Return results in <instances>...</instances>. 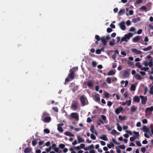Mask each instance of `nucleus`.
I'll return each instance as SVG.
<instances>
[{"label": "nucleus", "mask_w": 153, "mask_h": 153, "mask_svg": "<svg viewBox=\"0 0 153 153\" xmlns=\"http://www.w3.org/2000/svg\"><path fill=\"white\" fill-rule=\"evenodd\" d=\"M133 33H131L125 34L123 37H122L120 43L124 41L127 42L130 38L133 36Z\"/></svg>", "instance_id": "obj_1"}, {"label": "nucleus", "mask_w": 153, "mask_h": 153, "mask_svg": "<svg viewBox=\"0 0 153 153\" xmlns=\"http://www.w3.org/2000/svg\"><path fill=\"white\" fill-rule=\"evenodd\" d=\"M77 67H74L70 70L69 76L71 79H74V73L76 70H77Z\"/></svg>", "instance_id": "obj_2"}, {"label": "nucleus", "mask_w": 153, "mask_h": 153, "mask_svg": "<svg viewBox=\"0 0 153 153\" xmlns=\"http://www.w3.org/2000/svg\"><path fill=\"white\" fill-rule=\"evenodd\" d=\"M80 100L83 106L87 105L88 104V101L86 98L83 96L80 97Z\"/></svg>", "instance_id": "obj_3"}, {"label": "nucleus", "mask_w": 153, "mask_h": 153, "mask_svg": "<svg viewBox=\"0 0 153 153\" xmlns=\"http://www.w3.org/2000/svg\"><path fill=\"white\" fill-rule=\"evenodd\" d=\"M153 111V106H151L150 107L146 108L145 110L146 115L148 116L150 115Z\"/></svg>", "instance_id": "obj_4"}, {"label": "nucleus", "mask_w": 153, "mask_h": 153, "mask_svg": "<svg viewBox=\"0 0 153 153\" xmlns=\"http://www.w3.org/2000/svg\"><path fill=\"white\" fill-rule=\"evenodd\" d=\"M70 116L72 119H74L75 120L78 121L79 120L78 114L76 113H72L71 114Z\"/></svg>", "instance_id": "obj_5"}, {"label": "nucleus", "mask_w": 153, "mask_h": 153, "mask_svg": "<svg viewBox=\"0 0 153 153\" xmlns=\"http://www.w3.org/2000/svg\"><path fill=\"white\" fill-rule=\"evenodd\" d=\"M140 97L141 100V102L143 105H145L147 101V97L146 96L144 97L143 96L140 95Z\"/></svg>", "instance_id": "obj_6"}, {"label": "nucleus", "mask_w": 153, "mask_h": 153, "mask_svg": "<svg viewBox=\"0 0 153 153\" xmlns=\"http://www.w3.org/2000/svg\"><path fill=\"white\" fill-rule=\"evenodd\" d=\"M131 51L132 53L136 54H142V52L141 51L138 50L136 48H132L131 49Z\"/></svg>", "instance_id": "obj_7"}, {"label": "nucleus", "mask_w": 153, "mask_h": 153, "mask_svg": "<svg viewBox=\"0 0 153 153\" xmlns=\"http://www.w3.org/2000/svg\"><path fill=\"white\" fill-rule=\"evenodd\" d=\"M125 22L124 21H123L120 22L119 25L121 29L123 30H126V27L125 25Z\"/></svg>", "instance_id": "obj_8"}, {"label": "nucleus", "mask_w": 153, "mask_h": 153, "mask_svg": "<svg viewBox=\"0 0 153 153\" xmlns=\"http://www.w3.org/2000/svg\"><path fill=\"white\" fill-rule=\"evenodd\" d=\"M63 123H62L59 124L57 125V129L58 131L60 132H62L63 131V130L62 127V126H63Z\"/></svg>", "instance_id": "obj_9"}, {"label": "nucleus", "mask_w": 153, "mask_h": 153, "mask_svg": "<svg viewBox=\"0 0 153 153\" xmlns=\"http://www.w3.org/2000/svg\"><path fill=\"white\" fill-rule=\"evenodd\" d=\"M92 97L97 101H98L100 100V95L98 93H95L94 95H93Z\"/></svg>", "instance_id": "obj_10"}, {"label": "nucleus", "mask_w": 153, "mask_h": 153, "mask_svg": "<svg viewBox=\"0 0 153 153\" xmlns=\"http://www.w3.org/2000/svg\"><path fill=\"white\" fill-rule=\"evenodd\" d=\"M90 131L92 133H94L96 136H97L98 133L95 129L94 126L93 125H91L90 128Z\"/></svg>", "instance_id": "obj_11"}, {"label": "nucleus", "mask_w": 153, "mask_h": 153, "mask_svg": "<svg viewBox=\"0 0 153 153\" xmlns=\"http://www.w3.org/2000/svg\"><path fill=\"white\" fill-rule=\"evenodd\" d=\"M123 110V108L121 106H120L115 109V112L117 114H118Z\"/></svg>", "instance_id": "obj_12"}, {"label": "nucleus", "mask_w": 153, "mask_h": 153, "mask_svg": "<svg viewBox=\"0 0 153 153\" xmlns=\"http://www.w3.org/2000/svg\"><path fill=\"white\" fill-rule=\"evenodd\" d=\"M51 118L50 117H47L44 118L43 121L44 123H48L51 121Z\"/></svg>", "instance_id": "obj_13"}, {"label": "nucleus", "mask_w": 153, "mask_h": 153, "mask_svg": "<svg viewBox=\"0 0 153 153\" xmlns=\"http://www.w3.org/2000/svg\"><path fill=\"white\" fill-rule=\"evenodd\" d=\"M77 138L79 143L84 142L85 141V140L83 139V138L80 135H77Z\"/></svg>", "instance_id": "obj_14"}, {"label": "nucleus", "mask_w": 153, "mask_h": 153, "mask_svg": "<svg viewBox=\"0 0 153 153\" xmlns=\"http://www.w3.org/2000/svg\"><path fill=\"white\" fill-rule=\"evenodd\" d=\"M128 82L127 81H126L125 82L124 81H122L121 82V87H122L126 86L128 84Z\"/></svg>", "instance_id": "obj_15"}, {"label": "nucleus", "mask_w": 153, "mask_h": 153, "mask_svg": "<svg viewBox=\"0 0 153 153\" xmlns=\"http://www.w3.org/2000/svg\"><path fill=\"white\" fill-rule=\"evenodd\" d=\"M78 106L76 104H72L71 107V109L74 111H75L76 110Z\"/></svg>", "instance_id": "obj_16"}, {"label": "nucleus", "mask_w": 153, "mask_h": 153, "mask_svg": "<svg viewBox=\"0 0 153 153\" xmlns=\"http://www.w3.org/2000/svg\"><path fill=\"white\" fill-rule=\"evenodd\" d=\"M137 85V83L132 84L130 87V90L132 91H135L136 90V87Z\"/></svg>", "instance_id": "obj_17"}, {"label": "nucleus", "mask_w": 153, "mask_h": 153, "mask_svg": "<svg viewBox=\"0 0 153 153\" xmlns=\"http://www.w3.org/2000/svg\"><path fill=\"white\" fill-rule=\"evenodd\" d=\"M116 71L115 70L110 71L107 74L108 76L113 75L115 74Z\"/></svg>", "instance_id": "obj_18"}, {"label": "nucleus", "mask_w": 153, "mask_h": 153, "mask_svg": "<svg viewBox=\"0 0 153 153\" xmlns=\"http://www.w3.org/2000/svg\"><path fill=\"white\" fill-rule=\"evenodd\" d=\"M143 131L145 133H148L149 132V128H148L146 126H143Z\"/></svg>", "instance_id": "obj_19"}, {"label": "nucleus", "mask_w": 153, "mask_h": 153, "mask_svg": "<svg viewBox=\"0 0 153 153\" xmlns=\"http://www.w3.org/2000/svg\"><path fill=\"white\" fill-rule=\"evenodd\" d=\"M106 40L105 37L103 36L101 37V41L104 45H105L107 44V42Z\"/></svg>", "instance_id": "obj_20"}, {"label": "nucleus", "mask_w": 153, "mask_h": 153, "mask_svg": "<svg viewBox=\"0 0 153 153\" xmlns=\"http://www.w3.org/2000/svg\"><path fill=\"white\" fill-rule=\"evenodd\" d=\"M100 138L101 139L105 141L108 140V139L107 137V136L105 134L102 135V136L100 137Z\"/></svg>", "instance_id": "obj_21"}, {"label": "nucleus", "mask_w": 153, "mask_h": 153, "mask_svg": "<svg viewBox=\"0 0 153 153\" xmlns=\"http://www.w3.org/2000/svg\"><path fill=\"white\" fill-rule=\"evenodd\" d=\"M133 101L135 102H139L140 101V99L139 97L135 96L133 98Z\"/></svg>", "instance_id": "obj_22"}, {"label": "nucleus", "mask_w": 153, "mask_h": 153, "mask_svg": "<svg viewBox=\"0 0 153 153\" xmlns=\"http://www.w3.org/2000/svg\"><path fill=\"white\" fill-rule=\"evenodd\" d=\"M140 39L139 36H137L134 38L132 39V41L133 42H138Z\"/></svg>", "instance_id": "obj_23"}, {"label": "nucleus", "mask_w": 153, "mask_h": 153, "mask_svg": "<svg viewBox=\"0 0 153 153\" xmlns=\"http://www.w3.org/2000/svg\"><path fill=\"white\" fill-rule=\"evenodd\" d=\"M118 118L120 120L123 121L126 120L127 117L126 116H121L120 115H119L118 116Z\"/></svg>", "instance_id": "obj_24"}, {"label": "nucleus", "mask_w": 153, "mask_h": 153, "mask_svg": "<svg viewBox=\"0 0 153 153\" xmlns=\"http://www.w3.org/2000/svg\"><path fill=\"white\" fill-rule=\"evenodd\" d=\"M87 85L89 88H92L93 86V82L91 81H89L87 82Z\"/></svg>", "instance_id": "obj_25"}, {"label": "nucleus", "mask_w": 153, "mask_h": 153, "mask_svg": "<svg viewBox=\"0 0 153 153\" xmlns=\"http://www.w3.org/2000/svg\"><path fill=\"white\" fill-rule=\"evenodd\" d=\"M65 134L66 135L69 136L71 137H73L74 136V135L72 133L68 131H66L65 132Z\"/></svg>", "instance_id": "obj_26"}, {"label": "nucleus", "mask_w": 153, "mask_h": 153, "mask_svg": "<svg viewBox=\"0 0 153 153\" xmlns=\"http://www.w3.org/2000/svg\"><path fill=\"white\" fill-rule=\"evenodd\" d=\"M129 73L127 71H125L123 74V76L124 78L128 77L129 76Z\"/></svg>", "instance_id": "obj_27"}, {"label": "nucleus", "mask_w": 153, "mask_h": 153, "mask_svg": "<svg viewBox=\"0 0 153 153\" xmlns=\"http://www.w3.org/2000/svg\"><path fill=\"white\" fill-rule=\"evenodd\" d=\"M152 48V46L151 45L148 46L147 47L143 48V50L144 51H147L151 50Z\"/></svg>", "instance_id": "obj_28"}, {"label": "nucleus", "mask_w": 153, "mask_h": 153, "mask_svg": "<svg viewBox=\"0 0 153 153\" xmlns=\"http://www.w3.org/2000/svg\"><path fill=\"white\" fill-rule=\"evenodd\" d=\"M137 107H135L134 106H131V112H134L137 110Z\"/></svg>", "instance_id": "obj_29"}, {"label": "nucleus", "mask_w": 153, "mask_h": 153, "mask_svg": "<svg viewBox=\"0 0 153 153\" xmlns=\"http://www.w3.org/2000/svg\"><path fill=\"white\" fill-rule=\"evenodd\" d=\"M112 134L114 135H119L120 134V133L117 132V131L115 130H113L111 132Z\"/></svg>", "instance_id": "obj_30"}, {"label": "nucleus", "mask_w": 153, "mask_h": 153, "mask_svg": "<svg viewBox=\"0 0 153 153\" xmlns=\"http://www.w3.org/2000/svg\"><path fill=\"white\" fill-rule=\"evenodd\" d=\"M140 9L142 11H144L145 12H146L148 11L147 8L145 6H142L141 7H140Z\"/></svg>", "instance_id": "obj_31"}, {"label": "nucleus", "mask_w": 153, "mask_h": 153, "mask_svg": "<svg viewBox=\"0 0 153 153\" xmlns=\"http://www.w3.org/2000/svg\"><path fill=\"white\" fill-rule=\"evenodd\" d=\"M135 79L137 80H140L141 77L139 74H137L134 76Z\"/></svg>", "instance_id": "obj_32"}, {"label": "nucleus", "mask_w": 153, "mask_h": 153, "mask_svg": "<svg viewBox=\"0 0 153 153\" xmlns=\"http://www.w3.org/2000/svg\"><path fill=\"white\" fill-rule=\"evenodd\" d=\"M31 151V149L30 148H26L25 151L24 152L25 153H29Z\"/></svg>", "instance_id": "obj_33"}, {"label": "nucleus", "mask_w": 153, "mask_h": 153, "mask_svg": "<svg viewBox=\"0 0 153 153\" xmlns=\"http://www.w3.org/2000/svg\"><path fill=\"white\" fill-rule=\"evenodd\" d=\"M144 42H146V43L145 44H143V45H147V44L146 43L147 42H148L149 41V39L147 36H146L144 39Z\"/></svg>", "instance_id": "obj_34"}, {"label": "nucleus", "mask_w": 153, "mask_h": 153, "mask_svg": "<svg viewBox=\"0 0 153 153\" xmlns=\"http://www.w3.org/2000/svg\"><path fill=\"white\" fill-rule=\"evenodd\" d=\"M133 133L135 135V137L136 138L138 139L139 138V133L138 132H136L135 131H133Z\"/></svg>", "instance_id": "obj_35"}, {"label": "nucleus", "mask_w": 153, "mask_h": 153, "mask_svg": "<svg viewBox=\"0 0 153 153\" xmlns=\"http://www.w3.org/2000/svg\"><path fill=\"white\" fill-rule=\"evenodd\" d=\"M140 20V19L138 17H137L136 18H134L132 19V21L135 23L137 22V21Z\"/></svg>", "instance_id": "obj_36"}, {"label": "nucleus", "mask_w": 153, "mask_h": 153, "mask_svg": "<svg viewBox=\"0 0 153 153\" xmlns=\"http://www.w3.org/2000/svg\"><path fill=\"white\" fill-rule=\"evenodd\" d=\"M124 11L125 9H120L118 13L119 15H122V13L124 12Z\"/></svg>", "instance_id": "obj_37"}, {"label": "nucleus", "mask_w": 153, "mask_h": 153, "mask_svg": "<svg viewBox=\"0 0 153 153\" xmlns=\"http://www.w3.org/2000/svg\"><path fill=\"white\" fill-rule=\"evenodd\" d=\"M49 115V114L47 113L46 112H44V113H43L42 117V119H43V118L44 117H45L46 116H48Z\"/></svg>", "instance_id": "obj_38"}, {"label": "nucleus", "mask_w": 153, "mask_h": 153, "mask_svg": "<svg viewBox=\"0 0 153 153\" xmlns=\"http://www.w3.org/2000/svg\"><path fill=\"white\" fill-rule=\"evenodd\" d=\"M128 64L131 67H133L134 66V64L131 62L128 61Z\"/></svg>", "instance_id": "obj_39"}, {"label": "nucleus", "mask_w": 153, "mask_h": 153, "mask_svg": "<svg viewBox=\"0 0 153 153\" xmlns=\"http://www.w3.org/2000/svg\"><path fill=\"white\" fill-rule=\"evenodd\" d=\"M140 69L141 70L144 71H146L149 69V68L145 67H143L142 66V67L140 68Z\"/></svg>", "instance_id": "obj_40"}, {"label": "nucleus", "mask_w": 153, "mask_h": 153, "mask_svg": "<svg viewBox=\"0 0 153 153\" xmlns=\"http://www.w3.org/2000/svg\"><path fill=\"white\" fill-rule=\"evenodd\" d=\"M106 81L108 84H111V78L110 77H107L106 79Z\"/></svg>", "instance_id": "obj_41"}, {"label": "nucleus", "mask_w": 153, "mask_h": 153, "mask_svg": "<svg viewBox=\"0 0 153 153\" xmlns=\"http://www.w3.org/2000/svg\"><path fill=\"white\" fill-rule=\"evenodd\" d=\"M104 95L105 98H108L109 97V94L107 92H104Z\"/></svg>", "instance_id": "obj_42"}, {"label": "nucleus", "mask_w": 153, "mask_h": 153, "mask_svg": "<svg viewBox=\"0 0 153 153\" xmlns=\"http://www.w3.org/2000/svg\"><path fill=\"white\" fill-rule=\"evenodd\" d=\"M126 102V104H127L128 106H129L131 105V101L130 100H127Z\"/></svg>", "instance_id": "obj_43"}, {"label": "nucleus", "mask_w": 153, "mask_h": 153, "mask_svg": "<svg viewBox=\"0 0 153 153\" xmlns=\"http://www.w3.org/2000/svg\"><path fill=\"white\" fill-rule=\"evenodd\" d=\"M91 138L93 140H95L96 139V137L94 136L93 134H91L90 135Z\"/></svg>", "instance_id": "obj_44"}, {"label": "nucleus", "mask_w": 153, "mask_h": 153, "mask_svg": "<svg viewBox=\"0 0 153 153\" xmlns=\"http://www.w3.org/2000/svg\"><path fill=\"white\" fill-rule=\"evenodd\" d=\"M136 66L139 68H140L142 67V65H141L140 63L139 62H138L136 63Z\"/></svg>", "instance_id": "obj_45"}, {"label": "nucleus", "mask_w": 153, "mask_h": 153, "mask_svg": "<svg viewBox=\"0 0 153 153\" xmlns=\"http://www.w3.org/2000/svg\"><path fill=\"white\" fill-rule=\"evenodd\" d=\"M115 95H116V97L117 100H119L120 99V97L118 94H113V96H114Z\"/></svg>", "instance_id": "obj_46"}, {"label": "nucleus", "mask_w": 153, "mask_h": 153, "mask_svg": "<svg viewBox=\"0 0 153 153\" xmlns=\"http://www.w3.org/2000/svg\"><path fill=\"white\" fill-rule=\"evenodd\" d=\"M142 30L141 29H140L138 30L137 33L136 32H134V33L135 34L137 33L138 34H140L142 33Z\"/></svg>", "instance_id": "obj_47"}, {"label": "nucleus", "mask_w": 153, "mask_h": 153, "mask_svg": "<svg viewBox=\"0 0 153 153\" xmlns=\"http://www.w3.org/2000/svg\"><path fill=\"white\" fill-rule=\"evenodd\" d=\"M99 121V122L98 123V124L99 126L101 125V124H103L104 123V122L101 119H100Z\"/></svg>", "instance_id": "obj_48"}, {"label": "nucleus", "mask_w": 153, "mask_h": 153, "mask_svg": "<svg viewBox=\"0 0 153 153\" xmlns=\"http://www.w3.org/2000/svg\"><path fill=\"white\" fill-rule=\"evenodd\" d=\"M44 132L46 134H49L50 132L49 130L47 128L44 129Z\"/></svg>", "instance_id": "obj_49"}, {"label": "nucleus", "mask_w": 153, "mask_h": 153, "mask_svg": "<svg viewBox=\"0 0 153 153\" xmlns=\"http://www.w3.org/2000/svg\"><path fill=\"white\" fill-rule=\"evenodd\" d=\"M37 144V141L36 140H33L32 141V144L33 146H35Z\"/></svg>", "instance_id": "obj_50"}, {"label": "nucleus", "mask_w": 153, "mask_h": 153, "mask_svg": "<svg viewBox=\"0 0 153 153\" xmlns=\"http://www.w3.org/2000/svg\"><path fill=\"white\" fill-rule=\"evenodd\" d=\"M126 133L129 134L130 135H132V132H131V131H130L128 130H126Z\"/></svg>", "instance_id": "obj_51"}, {"label": "nucleus", "mask_w": 153, "mask_h": 153, "mask_svg": "<svg viewBox=\"0 0 153 153\" xmlns=\"http://www.w3.org/2000/svg\"><path fill=\"white\" fill-rule=\"evenodd\" d=\"M96 53L98 54H100L101 53V50L100 49H97L96 51Z\"/></svg>", "instance_id": "obj_52"}, {"label": "nucleus", "mask_w": 153, "mask_h": 153, "mask_svg": "<svg viewBox=\"0 0 153 153\" xmlns=\"http://www.w3.org/2000/svg\"><path fill=\"white\" fill-rule=\"evenodd\" d=\"M136 144L138 146H142V145L139 141H137L136 142Z\"/></svg>", "instance_id": "obj_53"}, {"label": "nucleus", "mask_w": 153, "mask_h": 153, "mask_svg": "<svg viewBox=\"0 0 153 153\" xmlns=\"http://www.w3.org/2000/svg\"><path fill=\"white\" fill-rule=\"evenodd\" d=\"M105 127L108 130V131H110L111 130V129L110 128L108 125H106L105 126Z\"/></svg>", "instance_id": "obj_54"}, {"label": "nucleus", "mask_w": 153, "mask_h": 153, "mask_svg": "<svg viewBox=\"0 0 153 153\" xmlns=\"http://www.w3.org/2000/svg\"><path fill=\"white\" fill-rule=\"evenodd\" d=\"M150 128L152 134H153V124H151L150 126Z\"/></svg>", "instance_id": "obj_55"}, {"label": "nucleus", "mask_w": 153, "mask_h": 153, "mask_svg": "<svg viewBox=\"0 0 153 153\" xmlns=\"http://www.w3.org/2000/svg\"><path fill=\"white\" fill-rule=\"evenodd\" d=\"M101 118L102 119V120L104 121H105L106 119V118L105 116L103 115H102L101 116Z\"/></svg>", "instance_id": "obj_56"}, {"label": "nucleus", "mask_w": 153, "mask_h": 153, "mask_svg": "<svg viewBox=\"0 0 153 153\" xmlns=\"http://www.w3.org/2000/svg\"><path fill=\"white\" fill-rule=\"evenodd\" d=\"M135 29L134 27H131L130 28L129 31H135Z\"/></svg>", "instance_id": "obj_57"}, {"label": "nucleus", "mask_w": 153, "mask_h": 153, "mask_svg": "<svg viewBox=\"0 0 153 153\" xmlns=\"http://www.w3.org/2000/svg\"><path fill=\"white\" fill-rule=\"evenodd\" d=\"M126 24L128 26H129L131 25V22L130 20H128L126 22Z\"/></svg>", "instance_id": "obj_58"}, {"label": "nucleus", "mask_w": 153, "mask_h": 153, "mask_svg": "<svg viewBox=\"0 0 153 153\" xmlns=\"http://www.w3.org/2000/svg\"><path fill=\"white\" fill-rule=\"evenodd\" d=\"M112 102L111 101H108L107 102V105L109 106H110L112 105Z\"/></svg>", "instance_id": "obj_59"}, {"label": "nucleus", "mask_w": 153, "mask_h": 153, "mask_svg": "<svg viewBox=\"0 0 153 153\" xmlns=\"http://www.w3.org/2000/svg\"><path fill=\"white\" fill-rule=\"evenodd\" d=\"M147 122L148 121L146 119H144L142 120V123L143 124H146Z\"/></svg>", "instance_id": "obj_60"}, {"label": "nucleus", "mask_w": 153, "mask_h": 153, "mask_svg": "<svg viewBox=\"0 0 153 153\" xmlns=\"http://www.w3.org/2000/svg\"><path fill=\"white\" fill-rule=\"evenodd\" d=\"M52 108L56 112H57L58 111V109L56 107H52Z\"/></svg>", "instance_id": "obj_61"}, {"label": "nucleus", "mask_w": 153, "mask_h": 153, "mask_svg": "<svg viewBox=\"0 0 153 153\" xmlns=\"http://www.w3.org/2000/svg\"><path fill=\"white\" fill-rule=\"evenodd\" d=\"M95 38L97 40L100 41V38L99 36L97 35L96 36Z\"/></svg>", "instance_id": "obj_62"}, {"label": "nucleus", "mask_w": 153, "mask_h": 153, "mask_svg": "<svg viewBox=\"0 0 153 153\" xmlns=\"http://www.w3.org/2000/svg\"><path fill=\"white\" fill-rule=\"evenodd\" d=\"M59 147L61 149H63L65 147V145L61 144L59 145Z\"/></svg>", "instance_id": "obj_63"}, {"label": "nucleus", "mask_w": 153, "mask_h": 153, "mask_svg": "<svg viewBox=\"0 0 153 153\" xmlns=\"http://www.w3.org/2000/svg\"><path fill=\"white\" fill-rule=\"evenodd\" d=\"M69 150L71 151V153H76V152L74 150V149L72 148H71Z\"/></svg>", "instance_id": "obj_64"}]
</instances>
